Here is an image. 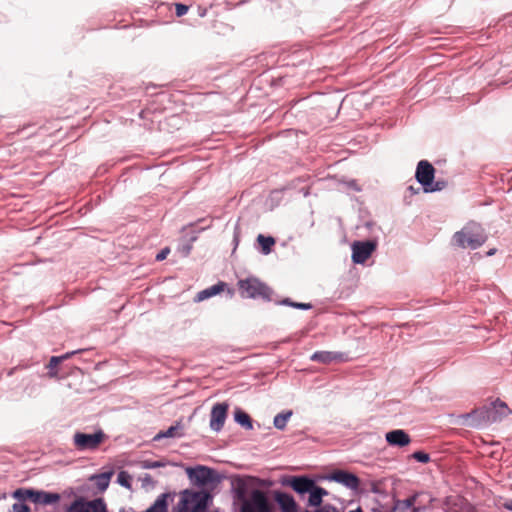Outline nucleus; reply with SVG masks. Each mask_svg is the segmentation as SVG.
Wrapping results in <instances>:
<instances>
[{
	"label": "nucleus",
	"instance_id": "obj_1",
	"mask_svg": "<svg viewBox=\"0 0 512 512\" xmlns=\"http://www.w3.org/2000/svg\"><path fill=\"white\" fill-rule=\"evenodd\" d=\"M211 498L207 491L185 489L180 493L175 512H207Z\"/></svg>",
	"mask_w": 512,
	"mask_h": 512
},
{
	"label": "nucleus",
	"instance_id": "obj_2",
	"mask_svg": "<svg viewBox=\"0 0 512 512\" xmlns=\"http://www.w3.org/2000/svg\"><path fill=\"white\" fill-rule=\"evenodd\" d=\"M453 239L458 246L474 250L485 243L487 236L479 224L471 222L456 232Z\"/></svg>",
	"mask_w": 512,
	"mask_h": 512
},
{
	"label": "nucleus",
	"instance_id": "obj_3",
	"mask_svg": "<svg viewBox=\"0 0 512 512\" xmlns=\"http://www.w3.org/2000/svg\"><path fill=\"white\" fill-rule=\"evenodd\" d=\"M13 497L19 501L31 500L35 504L51 505L60 500L58 493L46 492L42 490L19 488L14 491Z\"/></svg>",
	"mask_w": 512,
	"mask_h": 512
},
{
	"label": "nucleus",
	"instance_id": "obj_4",
	"mask_svg": "<svg viewBox=\"0 0 512 512\" xmlns=\"http://www.w3.org/2000/svg\"><path fill=\"white\" fill-rule=\"evenodd\" d=\"M185 472L192 484L204 487L220 481L217 472L207 466L187 467Z\"/></svg>",
	"mask_w": 512,
	"mask_h": 512
},
{
	"label": "nucleus",
	"instance_id": "obj_5",
	"mask_svg": "<svg viewBox=\"0 0 512 512\" xmlns=\"http://www.w3.org/2000/svg\"><path fill=\"white\" fill-rule=\"evenodd\" d=\"M239 290L243 297L271 299L272 291L264 283L256 278H248L239 281Z\"/></svg>",
	"mask_w": 512,
	"mask_h": 512
},
{
	"label": "nucleus",
	"instance_id": "obj_6",
	"mask_svg": "<svg viewBox=\"0 0 512 512\" xmlns=\"http://www.w3.org/2000/svg\"><path fill=\"white\" fill-rule=\"evenodd\" d=\"M105 439L103 431L99 430L93 434L76 432L73 436L74 446L80 451L96 450Z\"/></svg>",
	"mask_w": 512,
	"mask_h": 512
},
{
	"label": "nucleus",
	"instance_id": "obj_7",
	"mask_svg": "<svg viewBox=\"0 0 512 512\" xmlns=\"http://www.w3.org/2000/svg\"><path fill=\"white\" fill-rule=\"evenodd\" d=\"M241 512H271L265 493L253 490L250 498L242 502Z\"/></svg>",
	"mask_w": 512,
	"mask_h": 512
},
{
	"label": "nucleus",
	"instance_id": "obj_8",
	"mask_svg": "<svg viewBox=\"0 0 512 512\" xmlns=\"http://www.w3.org/2000/svg\"><path fill=\"white\" fill-rule=\"evenodd\" d=\"M66 512H107V508L101 498L86 500L79 497L70 504Z\"/></svg>",
	"mask_w": 512,
	"mask_h": 512
},
{
	"label": "nucleus",
	"instance_id": "obj_9",
	"mask_svg": "<svg viewBox=\"0 0 512 512\" xmlns=\"http://www.w3.org/2000/svg\"><path fill=\"white\" fill-rule=\"evenodd\" d=\"M259 480L252 476L237 477L233 481V488L236 498L242 503L247 498V495L253 490H256Z\"/></svg>",
	"mask_w": 512,
	"mask_h": 512
},
{
	"label": "nucleus",
	"instance_id": "obj_10",
	"mask_svg": "<svg viewBox=\"0 0 512 512\" xmlns=\"http://www.w3.org/2000/svg\"><path fill=\"white\" fill-rule=\"evenodd\" d=\"M229 405L225 402L213 405L210 413V429L214 432H220L225 424Z\"/></svg>",
	"mask_w": 512,
	"mask_h": 512
},
{
	"label": "nucleus",
	"instance_id": "obj_11",
	"mask_svg": "<svg viewBox=\"0 0 512 512\" xmlns=\"http://www.w3.org/2000/svg\"><path fill=\"white\" fill-rule=\"evenodd\" d=\"M376 249V244L371 241H356L352 244V261L356 264H363Z\"/></svg>",
	"mask_w": 512,
	"mask_h": 512
},
{
	"label": "nucleus",
	"instance_id": "obj_12",
	"mask_svg": "<svg viewBox=\"0 0 512 512\" xmlns=\"http://www.w3.org/2000/svg\"><path fill=\"white\" fill-rule=\"evenodd\" d=\"M327 479L342 484L343 486L351 490H357L360 485L359 478L355 474L349 473L344 470L334 471L333 473L327 476Z\"/></svg>",
	"mask_w": 512,
	"mask_h": 512
},
{
	"label": "nucleus",
	"instance_id": "obj_13",
	"mask_svg": "<svg viewBox=\"0 0 512 512\" xmlns=\"http://www.w3.org/2000/svg\"><path fill=\"white\" fill-rule=\"evenodd\" d=\"M435 169L432 164L426 160H421L416 168L415 177L418 183H420L424 190L426 186L431 185V182L434 180Z\"/></svg>",
	"mask_w": 512,
	"mask_h": 512
},
{
	"label": "nucleus",
	"instance_id": "obj_14",
	"mask_svg": "<svg viewBox=\"0 0 512 512\" xmlns=\"http://www.w3.org/2000/svg\"><path fill=\"white\" fill-rule=\"evenodd\" d=\"M510 408L501 400H496L492 403V408L487 411V420L490 422H500L511 414Z\"/></svg>",
	"mask_w": 512,
	"mask_h": 512
},
{
	"label": "nucleus",
	"instance_id": "obj_15",
	"mask_svg": "<svg viewBox=\"0 0 512 512\" xmlns=\"http://www.w3.org/2000/svg\"><path fill=\"white\" fill-rule=\"evenodd\" d=\"M385 439L390 446L394 447H404L411 443L409 434L402 429L387 432Z\"/></svg>",
	"mask_w": 512,
	"mask_h": 512
},
{
	"label": "nucleus",
	"instance_id": "obj_16",
	"mask_svg": "<svg viewBox=\"0 0 512 512\" xmlns=\"http://www.w3.org/2000/svg\"><path fill=\"white\" fill-rule=\"evenodd\" d=\"M314 484V480L304 476L293 477L290 480L291 488L299 494L308 493L314 487Z\"/></svg>",
	"mask_w": 512,
	"mask_h": 512
},
{
	"label": "nucleus",
	"instance_id": "obj_17",
	"mask_svg": "<svg viewBox=\"0 0 512 512\" xmlns=\"http://www.w3.org/2000/svg\"><path fill=\"white\" fill-rule=\"evenodd\" d=\"M275 500L282 512H297V504L291 495L278 492L275 495Z\"/></svg>",
	"mask_w": 512,
	"mask_h": 512
},
{
	"label": "nucleus",
	"instance_id": "obj_18",
	"mask_svg": "<svg viewBox=\"0 0 512 512\" xmlns=\"http://www.w3.org/2000/svg\"><path fill=\"white\" fill-rule=\"evenodd\" d=\"M184 436L183 426L180 422H177L175 425L170 426L167 430H163L158 432L153 440L160 441L164 438H181Z\"/></svg>",
	"mask_w": 512,
	"mask_h": 512
},
{
	"label": "nucleus",
	"instance_id": "obj_19",
	"mask_svg": "<svg viewBox=\"0 0 512 512\" xmlns=\"http://www.w3.org/2000/svg\"><path fill=\"white\" fill-rule=\"evenodd\" d=\"M343 355L341 353L330 352V351H317L312 354L311 360L328 364L333 361L341 360Z\"/></svg>",
	"mask_w": 512,
	"mask_h": 512
},
{
	"label": "nucleus",
	"instance_id": "obj_20",
	"mask_svg": "<svg viewBox=\"0 0 512 512\" xmlns=\"http://www.w3.org/2000/svg\"><path fill=\"white\" fill-rule=\"evenodd\" d=\"M225 287H226V284L224 282H219L213 286H210V287L200 291L197 294L195 300L197 302L204 301L212 296L219 294L220 292H222L224 290Z\"/></svg>",
	"mask_w": 512,
	"mask_h": 512
},
{
	"label": "nucleus",
	"instance_id": "obj_21",
	"mask_svg": "<svg viewBox=\"0 0 512 512\" xmlns=\"http://www.w3.org/2000/svg\"><path fill=\"white\" fill-rule=\"evenodd\" d=\"M308 493H309L308 504L310 506L317 507V506L321 505L322 498H323V496H326L328 494V491L325 490L324 488L314 484V487L311 488V490Z\"/></svg>",
	"mask_w": 512,
	"mask_h": 512
},
{
	"label": "nucleus",
	"instance_id": "obj_22",
	"mask_svg": "<svg viewBox=\"0 0 512 512\" xmlns=\"http://www.w3.org/2000/svg\"><path fill=\"white\" fill-rule=\"evenodd\" d=\"M234 420L239 425H241L242 427H244L247 430L253 429V424H252V420H251L250 416L246 412L242 411L241 409L235 410Z\"/></svg>",
	"mask_w": 512,
	"mask_h": 512
},
{
	"label": "nucleus",
	"instance_id": "obj_23",
	"mask_svg": "<svg viewBox=\"0 0 512 512\" xmlns=\"http://www.w3.org/2000/svg\"><path fill=\"white\" fill-rule=\"evenodd\" d=\"M112 476L111 472H104L98 475H94L92 480L99 490L104 491L107 489L110 483V478Z\"/></svg>",
	"mask_w": 512,
	"mask_h": 512
},
{
	"label": "nucleus",
	"instance_id": "obj_24",
	"mask_svg": "<svg viewBox=\"0 0 512 512\" xmlns=\"http://www.w3.org/2000/svg\"><path fill=\"white\" fill-rule=\"evenodd\" d=\"M292 414L293 413L291 410L277 414L273 420L274 427L277 428L278 430H284Z\"/></svg>",
	"mask_w": 512,
	"mask_h": 512
},
{
	"label": "nucleus",
	"instance_id": "obj_25",
	"mask_svg": "<svg viewBox=\"0 0 512 512\" xmlns=\"http://www.w3.org/2000/svg\"><path fill=\"white\" fill-rule=\"evenodd\" d=\"M257 241L261 246V251L264 255H267L271 252L272 246L275 244V240L271 236H264L259 234L257 237Z\"/></svg>",
	"mask_w": 512,
	"mask_h": 512
},
{
	"label": "nucleus",
	"instance_id": "obj_26",
	"mask_svg": "<svg viewBox=\"0 0 512 512\" xmlns=\"http://www.w3.org/2000/svg\"><path fill=\"white\" fill-rule=\"evenodd\" d=\"M414 502L415 497L398 500L394 504L393 512H407L413 506Z\"/></svg>",
	"mask_w": 512,
	"mask_h": 512
},
{
	"label": "nucleus",
	"instance_id": "obj_27",
	"mask_svg": "<svg viewBox=\"0 0 512 512\" xmlns=\"http://www.w3.org/2000/svg\"><path fill=\"white\" fill-rule=\"evenodd\" d=\"M79 351L80 350L71 351V352H68V353H66V354H64L62 356H53V357H51V359L49 361V364H48V368L54 369L60 362L70 358L72 355L78 353Z\"/></svg>",
	"mask_w": 512,
	"mask_h": 512
},
{
	"label": "nucleus",
	"instance_id": "obj_28",
	"mask_svg": "<svg viewBox=\"0 0 512 512\" xmlns=\"http://www.w3.org/2000/svg\"><path fill=\"white\" fill-rule=\"evenodd\" d=\"M168 463L164 461H152V460H144L141 461L140 466L143 469H155L160 467H165Z\"/></svg>",
	"mask_w": 512,
	"mask_h": 512
},
{
	"label": "nucleus",
	"instance_id": "obj_29",
	"mask_svg": "<svg viewBox=\"0 0 512 512\" xmlns=\"http://www.w3.org/2000/svg\"><path fill=\"white\" fill-rule=\"evenodd\" d=\"M117 482L125 488H130L131 487V476L126 471H120L117 475Z\"/></svg>",
	"mask_w": 512,
	"mask_h": 512
},
{
	"label": "nucleus",
	"instance_id": "obj_30",
	"mask_svg": "<svg viewBox=\"0 0 512 512\" xmlns=\"http://www.w3.org/2000/svg\"><path fill=\"white\" fill-rule=\"evenodd\" d=\"M444 187H445V183L444 182L437 181V182L434 183L432 181L431 185L426 186V189L424 190V192H426V193L436 192V191L442 190Z\"/></svg>",
	"mask_w": 512,
	"mask_h": 512
},
{
	"label": "nucleus",
	"instance_id": "obj_31",
	"mask_svg": "<svg viewBox=\"0 0 512 512\" xmlns=\"http://www.w3.org/2000/svg\"><path fill=\"white\" fill-rule=\"evenodd\" d=\"M412 457L421 463H428L430 461L429 454L422 452V451H416L412 454Z\"/></svg>",
	"mask_w": 512,
	"mask_h": 512
},
{
	"label": "nucleus",
	"instance_id": "obj_32",
	"mask_svg": "<svg viewBox=\"0 0 512 512\" xmlns=\"http://www.w3.org/2000/svg\"><path fill=\"white\" fill-rule=\"evenodd\" d=\"M29 507L22 503L21 501L13 504L11 510L9 512H29Z\"/></svg>",
	"mask_w": 512,
	"mask_h": 512
},
{
	"label": "nucleus",
	"instance_id": "obj_33",
	"mask_svg": "<svg viewBox=\"0 0 512 512\" xmlns=\"http://www.w3.org/2000/svg\"><path fill=\"white\" fill-rule=\"evenodd\" d=\"M188 7L184 4H176V15L183 16L187 13Z\"/></svg>",
	"mask_w": 512,
	"mask_h": 512
},
{
	"label": "nucleus",
	"instance_id": "obj_34",
	"mask_svg": "<svg viewBox=\"0 0 512 512\" xmlns=\"http://www.w3.org/2000/svg\"><path fill=\"white\" fill-rule=\"evenodd\" d=\"M315 512H337V509L331 504H325L317 509Z\"/></svg>",
	"mask_w": 512,
	"mask_h": 512
},
{
	"label": "nucleus",
	"instance_id": "obj_35",
	"mask_svg": "<svg viewBox=\"0 0 512 512\" xmlns=\"http://www.w3.org/2000/svg\"><path fill=\"white\" fill-rule=\"evenodd\" d=\"M292 307L298 308V309H302V310H308V309L312 308V305L309 304V303H297V302H295V304H292Z\"/></svg>",
	"mask_w": 512,
	"mask_h": 512
},
{
	"label": "nucleus",
	"instance_id": "obj_36",
	"mask_svg": "<svg viewBox=\"0 0 512 512\" xmlns=\"http://www.w3.org/2000/svg\"><path fill=\"white\" fill-rule=\"evenodd\" d=\"M168 253H169V249L168 248L163 249L161 252H159L156 255V260H158V261L164 260L167 257Z\"/></svg>",
	"mask_w": 512,
	"mask_h": 512
},
{
	"label": "nucleus",
	"instance_id": "obj_37",
	"mask_svg": "<svg viewBox=\"0 0 512 512\" xmlns=\"http://www.w3.org/2000/svg\"><path fill=\"white\" fill-rule=\"evenodd\" d=\"M281 304L283 305H288V306H291L292 307V304H295V302H292L290 299H284Z\"/></svg>",
	"mask_w": 512,
	"mask_h": 512
},
{
	"label": "nucleus",
	"instance_id": "obj_38",
	"mask_svg": "<svg viewBox=\"0 0 512 512\" xmlns=\"http://www.w3.org/2000/svg\"><path fill=\"white\" fill-rule=\"evenodd\" d=\"M505 507H506L508 510L512 511V500H511V501L506 502V503H505Z\"/></svg>",
	"mask_w": 512,
	"mask_h": 512
},
{
	"label": "nucleus",
	"instance_id": "obj_39",
	"mask_svg": "<svg viewBox=\"0 0 512 512\" xmlns=\"http://www.w3.org/2000/svg\"><path fill=\"white\" fill-rule=\"evenodd\" d=\"M349 186H350L351 188L355 189V190H359V189H358V187L356 186L355 181H351V182L349 183Z\"/></svg>",
	"mask_w": 512,
	"mask_h": 512
},
{
	"label": "nucleus",
	"instance_id": "obj_40",
	"mask_svg": "<svg viewBox=\"0 0 512 512\" xmlns=\"http://www.w3.org/2000/svg\"><path fill=\"white\" fill-rule=\"evenodd\" d=\"M495 252H496V249H491V250H489V251L487 252V256H492V255H494V254H495Z\"/></svg>",
	"mask_w": 512,
	"mask_h": 512
},
{
	"label": "nucleus",
	"instance_id": "obj_41",
	"mask_svg": "<svg viewBox=\"0 0 512 512\" xmlns=\"http://www.w3.org/2000/svg\"><path fill=\"white\" fill-rule=\"evenodd\" d=\"M349 512H363V511L361 510V508H357L356 510H351Z\"/></svg>",
	"mask_w": 512,
	"mask_h": 512
},
{
	"label": "nucleus",
	"instance_id": "obj_42",
	"mask_svg": "<svg viewBox=\"0 0 512 512\" xmlns=\"http://www.w3.org/2000/svg\"><path fill=\"white\" fill-rule=\"evenodd\" d=\"M1 498H5V494H2V495L0 496V499H1Z\"/></svg>",
	"mask_w": 512,
	"mask_h": 512
}]
</instances>
